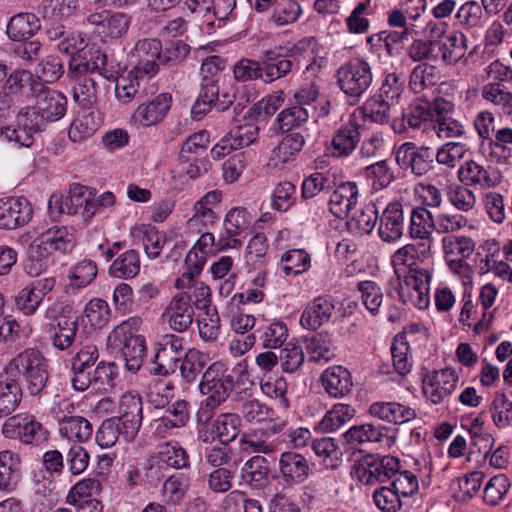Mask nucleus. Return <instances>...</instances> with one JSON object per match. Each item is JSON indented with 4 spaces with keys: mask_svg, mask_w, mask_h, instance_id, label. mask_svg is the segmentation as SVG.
Wrapping results in <instances>:
<instances>
[{
    "mask_svg": "<svg viewBox=\"0 0 512 512\" xmlns=\"http://www.w3.org/2000/svg\"><path fill=\"white\" fill-rule=\"evenodd\" d=\"M13 377H23L31 395H39L49 378L48 361L36 348H26L13 357L4 367Z\"/></svg>",
    "mask_w": 512,
    "mask_h": 512,
    "instance_id": "1",
    "label": "nucleus"
},
{
    "mask_svg": "<svg viewBox=\"0 0 512 512\" xmlns=\"http://www.w3.org/2000/svg\"><path fill=\"white\" fill-rule=\"evenodd\" d=\"M303 53L301 43H295L285 49L279 46L265 50L261 56L262 82L273 83L299 69Z\"/></svg>",
    "mask_w": 512,
    "mask_h": 512,
    "instance_id": "2",
    "label": "nucleus"
},
{
    "mask_svg": "<svg viewBox=\"0 0 512 512\" xmlns=\"http://www.w3.org/2000/svg\"><path fill=\"white\" fill-rule=\"evenodd\" d=\"M336 79L340 90L356 103L371 86L373 73L367 60L354 57L338 68Z\"/></svg>",
    "mask_w": 512,
    "mask_h": 512,
    "instance_id": "3",
    "label": "nucleus"
},
{
    "mask_svg": "<svg viewBox=\"0 0 512 512\" xmlns=\"http://www.w3.org/2000/svg\"><path fill=\"white\" fill-rule=\"evenodd\" d=\"M1 433L6 439L32 447H40L49 439V431L34 415L28 413L8 417L2 424Z\"/></svg>",
    "mask_w": 512,
    "mask_h": 512,
    "instance_id": "4",
    "label": "nucleus"
},
{
    "mask_svg": "<svg viewBox=\"0 0 512 512\" xmlns=\"http://www.w3.org/2000/svg\"><path fill=\"white\" fill-rule=\"evenodd\" d=\"M431 269L414 268L406 272L398 280L396 292L399 300L405 305H411L420 310L426 309L430 304Z\"/></svg>",
    "mask_w": 512,
    "mask_h": 512,
    "instance_id": "5",
    "label": "nucleus"
},
{
    "mask_svg": "<svg viewBox=\"0 0 512 512\" xmlns=\"http://www.w3.org/2000/svg\"><path fill=\"white\" fill-rule=\"evenodd\" d=\"M76 245L75 230L69 226H54L38 235L29 245L28 256L45 260L53 252L68 253Z\"/></svg>",
    "mask_w": 512,
    "mask_h": 512,
    "instance_id": "6",
    "label": "nucleus"
},
{
    "mask_svg": "<svg viewBox=\"0 0 512 512\" xmlns=\"http://www.w3.org/2000/svg\"><path fill=\"white\" fill-rule=\"evenodd\" d=\"M400 469V462L394 456L379 457L368 454L354 463L351 475L364 485H374L390 480Z\"/></svg>",
    "mask_w": 512,
    "mask_h": 512,
    "instance_id": "7",
    "label": "nucleus"
},
{
    "mask_svg": "<svg viewBox=\"0 0 512 512\" xmlns=\"http://www.w3.org/2000/svg\"><path fill=\"white\" fill-rule=\"evenodd\" d=\"M198 386L201 394L207 396L208 405L220 406L233 391L234 379L225 365L217 361L203 372Z\"/></svg>",
    "mask_w": 512,
    "mask_h": 512,
    "instance_id": "8",
    "label": "nucleus"
},
{
    "mask_svg": "<svg viewBox=\"0 0 512 512\" xmlns=\"http://www.w3.org/2000/svg\"><path fill=\"white\" fill-rule=\"evenodd\" d=\"M67 109V98L59 91L43 87L36 94L34 107L27 110L34 114L37 122L45 129L47 123L56 122L64 117Z\"/></svg>",
    "mask_w": 512,
    "mask_h": 512,
    "instance_id": "9",
    "label": "nucleus"
},
{
    "mask_svg": "<svg viewBox=\"0 0 512 512\" xmlns=\"http://www.w3.org/2000/svg\"><path fill=\"white\" fill-rule=\"evenodd\" d=\"M133 71L141 77H153L159 70L161 62V41L155 38L138 40L129 53Z\"/></svg>",
    "mask_w": 512,
    "mask_h": 512,
    "instance_id": "10",
    "label": "nucleus"
},
{
    "mask_svg": "<svg viewBox=\"0 0 512 512\" xmlns=\"http://www.w3.org/2000/svg\"><path fill=\"white\" fill-rule=\"evenodd\" d=\"M430 255L431 245L426 242L409 243L397 249L391 256V264L397 280H400L406 272H410L414 268L431 269L427 263Z\"/></svg>",
    "mask_w": 512,
    "mask_h": 512,
    "instance_id": "11",
    "label": "nucleus"
},
{
    "mask_svg": "<svg viewBox=\"0 0 512 512\" xmlns=\"http://www.w3.org/2000/svg\"><path fill=\"white\" fill-rule=\"evenodd\" d=\"M459 375L447 367L427 373L423 378V394L433 404L444 402L456 389Z\"/></svg>",
    "mask_w": 512,
    "mask_h": 512,
    "instance_id": "12",
    "label": "nucleus"
},
{
    "mask_svg": "<svg viewBox=\"0 0 512 512\" xmlns=\"http://www.w3.org/2000/svg\"><path fill=\"white\" fill-rule=\"evenodd\" d=\"M119 416L116 417L122 423L124 440L131 442L137 436L142 424V400L135 391L124 393L119 400Z\"/></svg>",
    "mask_w": 512,
    "mask_h": 512,
    "instance_id": "13",
    "label": "nucleus"
},
{
    "mask_svg": "<svg viewBox=\"0 0 512 512\" xmlns=\"http://www.w3.org/2000/svg\"><path fill=\"white\" fill-rule=\"evenodd\" d=\"M434 153L429 147L417 148L413 142L401 144L395 155L398 165L410 168L416 176L426 175L434 168Z\"/></svg>",
    "mask_w": 512,
    "mask_h": 512,
    "instance_id": "14",
    "label": "nucleus"
},
{
    "mask_svg": "<svg viewBox=\"0 0 512 512\" xmlns=\"http://www.w3.org/2000/svg\"><path fill=\"white\" fill-rule=\"evenodd\" d=\"M162 319L176 332L187 331L194 319L191 296L181 292L172 297L162 313Z\"/></svg>",
    "mask_w": 512,
    "mask_h": 512,
    "instance_id": "15",
    "label": "nucleus"
},
{
    "mask_svg": "<svg viewBox=\"0 0 512 512\" xmlns=\"http://www.w3.org/2000/svg\"><path fill=\"white\" fill-rule=\"evenodd\" d=\"M43 130L34 114H31L26 109L17 115L14 126H3L0 128V137L9 142L16 143L20 147L30 148L34 143V134Z\"/></svg>",
    "mask_w": 512,
    "mask_h": 512,
    "instance_id": "16",
    "label": "nucleus"
},
{
    "mask_svg": "<svg viewBox=\"0 0 512 512\" xmlns=\"http://www.w3.org/2000/svg\"><path fill=\"white\" fill-rule=\"evenodd\" d=\"M147 475L160 479V469L167 468L181 469L189 465V457L185 449L178 442H166L158 447L157 453L152 456Z\"/></svg>",
    "mask_w": 512,
    "mask_h": 512,
    "instance_id": "17",
    "label": "nucleus"
},
{
    "mask_svg": "<svg viewBox=\"0 0 512 512\" xmlns=\"http://www.w3.org/2000/svg\"><path fill=\"white\" fill-rule=\"evenodd\" d=\"M259 127L253 123H246L231 129L211 150L214 158H222L231 151L242 149L254 143L258 138Z\"/></svg>",
    "mask_w": 512,
    "mask_h": 512,
    "instance_id": "18",
    "label": "nucleus"
},
{
    "mask_svg": "<svg viewBox=\"0 0 512 512\" xmlns=\"http://www.w3.org/2000/svg\"><path fill=\"white\" fill-rule=\"evenodd\" d=\"M30 202L24 197L0 199V228L16 229L27 224L32 218Z\"/></svg>",
    "mask_w": 512,
    "mask_h": 512,
    "instance_id": "19",
    "label": "nucleus"
},
{
    "mask_svg": "<svg viewBox=\"0 0 512 512\" xmlns=\"http://www.w3.org/2000/svg\"><path fill=\"white\" fill-rule=\"evenodd\" d=\"M278 471L283 483L293 486L304 483L310 475V466L304 455L295 451L281 453Z\"/></svg>",
    "mask_w": 512,
    "mask_h": 512,
    "instance_id": "20",
    "label": "nucleus"
},
{
    "mask_svg": "<svg viewBox=\"0 0 512 512\" xmlns=\"http://www.w3.org/2000/svg\"><path fill=\"white\" fill-rule=\"evenodd\" d=\"M335 311L334 300L329 296H317L304 307L300 325L307 330L316 331L329 323Z\"/></svg>",
    "mask_w": 512,
    "mask_h": 512,
    "instance_id": "21",
    "label": "nucleus"
},
{
    "mask_svg": "<svg viewBox=\"0 0 512 512\" xmlns=\"http://www.w3.org/2000/svg\"><path fill=\"white\" fill-rule=\"evenodd\" d=\"M378 235L385 243H395L402 238L404 232L403 205L394 201L389 203L378 216Z\"/></svg>",
    "mask_w": 512,
    "mask_h": 512,
    "instance_id": "22",
    "label": "nucleus"
},
{
    "mask_svg": "<svg viewBox=\"0 0 512 512\" xmlns=\"http://www.w3.org/2000/svg\"><path fill=\"white\" fill-rule=\"evenodd\" d=\"M172 102V96L161 93L147 103L138 106L132 115L133 122L142 127H150L160 123L167 115Z\"/></svg>",
    "mask_w": 512,
    "mask_h": 512,
    "instance_id": "23",
    "label": "nucleus"
},
{
    "mask_svg": "<svg viewBox=\"0 0 512 512\" xmlns=\"http://www.w3.org/2000/svg\"><path fill=\"white\" fill-rule=\"evenodd\" d=\"M361 125L350 120L341 125L333 134L330 150L334 157H348L357 148L361 140Z\"/></svg>",
    "mask_w": 512,
    "mask_h": 512,
    "instance_id": "24",
    "label": "nucleus"
},
{
    "mask_svg": "<svg viewBox=\"0 0 512 512\" xmlns=\"http://www.w3.org/2000/svg\"><path fill=\"white\" fill-rule=\"evenodd\" d=\"M358 200V187L354 182L340 184L330 195L328 206L330 212L338 219L348 217L350 211L356 206Z\"/></svg>",
    "mask_w": 512,
    "mask_h": 512,
    "instance_id": "25",
    "label": "nucleus"
},
{
    "mask_svg": "<svg viewBox=\"0 0 512 512\" xmlns=\"http://www.w3.org/2000/svg\"><path fill=\"white\" fill-rule=\"evenodd\" d=\"M92 194L93 192L88 187L74 184L65 199L66 210L62 208V212L80 214L84 221L92 219L96 214V209L92 204Z\"/></svg>",
    "mask_w": 512,
    "mask_h": 512,
    "instance_id": "26",
    "label": "nucleus"
},
{
    "mask_svg": "<svg viewBox=\"0 0 512 512\" xmlns=\"http://www.w3.org/2000/svg\"><path fill=\"white\" fill-rule=\"evenodd\" d=\"M40 29L41 21L37 15L20 12L9 19L6 35L14 42L26 41L36 35Z\"/></svg>",
    "mask_w": 512,
    "mask_h": 512,
    "instance_id": "27",
    "label": "nucleus"
},
{
    "mask_svg": "<svg viewBox=\"0 0 512 512\" xmlns=\"http://www.w3.org/2000/svg\"><path fill=\"white\" fill-rule=\"evenodd\" d=\"M325 391L334 398L346 396L353 387L351 373L342 366L327 368L321 375Z\"/></svg>",
    "mask_w": 512,
    "mask_h": 512,
    "instance_id": "28",
    "label": "nucleus"
},
{
    "mask_svg": "<svg viewBox=\"0 0 512 512\" xmlns=\"http://www.w3.org/2000/svg\"><path fill=\"white\" fill-rule=\"evenodd\" d=\"M436 218L424 206H418L412 209L409 222V236L412 239L422 240L423 242H432V232L436 231Z\"/></svg>",
    "mask_w": 512,
    "mask_h": 512,
    "instance_id": "29",
    "label": "nucleus"
},
{
    "mask_svg": "<svg viewBox=\"0 0 512 512\" xmlns=\"http://www.w3.org/2000/svg\"><path fill=\"white\" fill-rule=\"evenodd\" d=\"M466 36L461 32H454L443 40H435L437 61L441 59L445 64L458 62L466 52Z\"/></svg>",
    "mask_w": 512,
    "mask_h": 512,
    "instance_id": "30",
    "label": "nucleus"
},
{
    "mask_svg": "<svg viewBox=\"0 0 512 512\" xmlns=\"http://www.w3.org/2000/svg\"><path fill=\"white\" fill-rule=\"evenodd\" d=\"M459 180L468 185L480 188H491L498 184L496 177L492 175L490 167H484L474 160L466 161L458 171Z\"/></svg>",
    "mask_w": 512,
    "mask_h": 512,
    "instance_id": "31",
    "label": "nucleus"
},
{
    "mask_svg": "<svg viewBox=\"0 0 512 512\" xmlns=\"http://www.w3.org/2000/svg\"><path fill=\"white\" fill-rule=\"evenodd\" d=\"M21 459L18 454L3 450L0 452V490L10 492L20 481Z\"/></svg>",
    "mask_w": 512,
    "mask_h": 512,
    "instance_id": "32",
    "label": "nucleus"
},
{
    "mask_svg": "<svg viewBox=\"0 0 512 512\" xmlns=\"http://www.w3.org/2000/svg\"><path fill=\"white\" fill-rule=\"evenodd\" d=\"M78 321L76 317L59 316L51 328V340L55 348L59 350L69 349L77 335Z\"/></svg>",
    "mask_w": 512,
    "mask_h": 512,
    "instance_id": "33",
    "label": "nucleus"
},
{
    "mask_svg": "<svg viewBox=\"0 0 512 512\" xmlns=\"http://www.w3.org/2000/svg\"><path fill=\"white\" fill-rule=\"evenodd\" d=\"M387 429L370 423L353 426L344 433L345 442L352 447L367 443H381L386 438Z\"/></svg>",
    "mask_w": 512,
    "mask_h": 512,
    "instance_id": "34",
    "label": "nucleus"
},
{
    "mask_svg": "<svg viewBox=\"0 0 512 512\" xmlns=\"http://www.w3.org/2000/svg\"><path fill=\"white\" fill-rule=\"evenodd\" d=\"M304 343L310 360L314 362H328L335 356V347L331 336L327 332H321L307 337Z\"/></svg>",
    "mask_w": 512,
    "mask_h": 512,
    "instance_id": "35",
    "label": "nucleus"
},
{
    "mask_svg": "<svg viewBox=\"0 0 512 512\" xmlns=\"http://www.w3.org/2000/svg\"><path fill=\"white\" fill-rule=\"evenodd\" d=\"M59 432L69 439L86 442L93 435V426L82 416H64L59 419Z\"/></svg>",
    "mask_w": 512,
    "mask_h": 512,
    "instance_id": "36",
    "label": "nucleus"
},
{
    "mask_svg": "<svg viewBox=\"0 0 512 512\" xmlns=\"http://www.w3.org/2000/svg\"><path fill=\"white\" fill-rule=\"evenodd\" d=\"M356 410L348 404L337 403L326 412L319 423V429L323 433H330L338 430L355 416Z\"/></svg>",
    "mask_w": 512,
    "mask_h": 512,
    "instance_id": "37",
    "label": "nucleus"
},
{
    "mask_svg": "<svg viewBox=\"0 0 512 512\" xmlns=\"http://www.w3.org/2000/svg\"><path fill=\"white\" fill-rule=\"evenodd\" d=\"M312 450L328 469L335 470L342 462V452L332 438L323 437L313 440Z\"/></svg>",
    "mask_w": 512,
    "mask_h": 512,
    "instance_id": "38",
    "label": "nucleus"
},
{
    "mask_svg": "<svg viewBox=\"0 0 512 512\" xmlns=\"http://www.w3.org/2000/svg\"><path fill=\"white\" fill-rule=\"evenodd\" d=\"M304 144L305 139L301 133H289L273 148L271 159L276 163H287L302 150Z\"/></svg>",
    "mask_w": 512,
    "mask_h": 512,
    "instance_id": "39",
    "label": "nucleus"
},
{
    "mask_svg": "<svg viewBox=\"0 0 512 512\" xmlns=\"http://www.w3.org/2000/svg\"><path fill=\"white\" fill-rule=\"evenodd\" d=\"M444 258L468 259L475 251L476 243L469 236H445L442 238Z\"/></svg>",
    "mask_w": 512,
    "mask_h": 512,
    "instance_id": "40",
    "label": "nucleus"
},
{
    "mask_svg": "<svg viewBox=\"0 0 512 512\" xmlns=\"http://www.w3.org/2000/svg\"><path fill=\"white\" fill-rule=\"evenodd\" d=\"M378 221V212L374 205L356 211L347 221L349 231L356 236L369 235Z\"/></svg>",
    "mask_w": 512,
    "mask_h": 512,
    "instance_id": "41",
    "label": "nucleus"
},
{
    "mask_svg": "<svg viewBox=\"0 0 512 512\" xmlns=\"http://www.w3.org/2000/svg\"><path fill=\"white\" fill-rule=\"evenodd\" d=\"M140 271V259L136 250H128L116 258L109 268V273L116 278L131 279Z\"/></svg>",
    "mask_w": 512,
    "mask_h": 512,
    "instance_id": "42",
    "label": "nucleus"
},
{
    "mask_svg": "<svg viewBox=\"0 0 512 512\" xmlns=\"http://www.w3.org/2000/svg\"><path fill=\"white\" fill-rule=\"evenodd\" d=\"M22 389L16 379L0 382V418L9 416L19 406Z\"/></svg>",
    "mask_w": 512,
    "mask_h": 512,
    "instance_id": "43",
    "label": "nucleus"
},
{
    "mask_svg": "<svg viewBox=\"0 0 512 512\" xmlns=\"http://www.w3.org/2000/svg\"><path fill=\"white\" fill-rule=\"evenodd\" d=\"M78 7V0H42L40 12L50 22H60L72 15Z\"/></svg>",
    "mask_w": 512,
    "mask_h": 512,
    "instance_id": "44",
    "label": "nucleus"
},
{
    "mask_svg": "<svg viewBox=\"0 0 512 512\" xmlns=\"http://www.w3.org/2000/svg\"><path fill=\"white\" fill-rule=\"evenodd\" d=\"M493 424L498 429H506L512 425V400L506 393L496 392L490 405Z\"/></svg>",
    "mask_w": 512,
    "mask_h": 512,
    "instance_id": "45",
    "label": "nucleus"
},
{
    "mask_svg": "<svg viewBox=\"0 0 512 512\" xmlns=\"http://www.w3.org/2000/svg\"><path fill=\"white\" fill-rule=\"evenodd\" d=\"M208 364L207 354L197 350L189 349L181 362L180 373L187 383L194 382Z\"/></svg>",
    "mask_w": 512,
    "mask_h": 512,
    "instance_id": "46",
    "label": "nucleus"
},
{
    "mask_svg": "<svg viewBox=\"0 0 512 512\" xmlns=\"http://www.w3.org/2000/svg\"><path fill=\"white\" fill-rule=\"evenodd\" d=\"M310 112L306 107L300 105H292L283 109L276 118L277 126L283 132L300 128L309 120Z\"/></svg>",
    "mask_w": 512,
    "mask_h": 512,
    "instance_id": "47",
    "label": "nucleus"
},
{
    "mask_svg": "<svg viewBox=\"0 0 512 512\" xmlns=\"http://www.w3.org/2000/svg\"><path fill=\"white\" fill-rule=\"evenodd\" d=\"M214 431L222 444H229L239 434L240 417L235 413H222L213 420Z\"/></svg>",
    "mask_w": 512,
    "mask_h": 512,
    "instance_id": "48",
    "label": "nucleus"
},
{
    "mask_svg": "<svg viewBox=\"0 0 512 512\" xmlns=\"http://www.w3.org/2000/svg\"><path fill=\"white\" fill-rule=\"evenodd\" d=\"M119 347L127 369L137 372L141 368L145 356V338H130L127 342L121 343Z\"/></svg>",
    "mask_w": 512,
    "mask_h": 512,
    "instance_id": "49",
    "label": "nucleus"
},
{
    "mask_svg": "<svg viewBox=\"0 0 512 512\" xmlns=\"http://www.w3.org/2000/svg\"><path fill=\"white\" fill-rule=\"evenodd\" d=\"M83 317L91 327L101 329L109 323L111 309L105 300L93 298L85 305Z\"/></svg>",
    "mask_w": 512,
    "mask_h": 512,
    "instance_id": "50",
    "label": "nucleus"
},
{
    "mask_svg": "<svg viewBox=\"0 0 512 512\" xmlns=\"http://www.w3.org/2000/svg\"><path fill=\"white\" fill-rule=\"evenodd\" d=\"M282 270L286 276H296L311 267L310 255L303 249H292L281 256Z\"/></svg>",
    "mask_w": 512,
    "mask_h": 512,
    "instance_id": "51",
    "label": "nucleus"
},
{
    "mask_svg": "<svg viewBox=\"0 0 512 512\" xmlns=\"http://www.w3.org/2000/svg\"><path fill=\"white\" fill-rule=\"evenodd\" d=\"M483 17L484 12L482 5L475 0H468L462 3L457 8L454 15L456 23L465 29H472L479 26Z\"/></svg>",
    "mask_w": 512,
    "mask_h": 512,
    "instance_id": "52",
    "label": "nucleus"
},
{
    "mask_svg": "<svg viewBox=\"0 0 512 512\" xmlns=\"http://www.w3.org/2000/svg\"><path fill=\"white\" fill-rule=\"evenodd\" d=\"M392 362L395 371L401 375H407L412 368L410 346L404 336L397 335L391 346Z\"/></svg>",
    "mask_w": 512,
    "mask_h": 512,
    "instance_id": "53",
    "label": "nucleus"
},
{
    "mask_svg": "<svg viewBox=\"0 0 512 512\" xmlns=\"http://www.w3.org/2000/svg\"><path fill=\"white\" fill-rule=\"evenodd\" d=\"M99 123L95 120L93 112H84L72 121L68 136L73 142H82L90 138L98 129Z\"/></svg>",
    "mask_w": 512,
    "mask_h": 512,
    "instance_id": "54",
    "label": "nucleus"
},
{
    "mask_svg": "<svg viewBox=\"0 0 512 512\" xmlns=\"http://www.w3.org/2000/svg\"><path fill=\"white\" fill-rule=\"evenodd\" d=\"M439 81L437 68L433 65L422 63L417 65L410 74L409 85L415 93L432 87Z\"/></svg>",
    "mask_w": 512,
    "mask_h": 512,
    "instance_id": "55",
    "label": "nucleus"
},
{
    "mask_svg": "<svg viewBox=\"0 0 512 512\" xmlns=\"http://www.w3.org/2000/svg\"><path fill=\"white\" fill-rule=\"evenodd\" d=\"M371 13V1L365 0L358 3L346 18L345 23L349 33L364 34L370 28L367 16Z\"/></svg>",
    "mask_w": 512,
    "mask_h": 512,
    "instance_id": "56",
    "label": "nucleus"
},
{
    "mask_svg": "<svg viewBox=\"0 0 512 512\" xmlns=\"http://www.w3.org/2000/svg\"><path fill=\"white\" fill-rule=\"evenodd\" d=\"M143 321L141 317L133 316L121 322L110 332L108 340L115 347H119L121 343L127 342L130 338H140L138 334L139 328Z\"/></svg>",
    "mask_w": 512,
    "mask_h": 512,
    "instance_id": "57",
    "label": "nucleus"
},
{
    "mask_svg": "<svg viewBox=\"0 0 512 512\" xmlns=\"http://www.w3.org/2000/svg\"><path fill=\"white\" fill-rule=\"evenodd\" d=\"M198 329L200 337L205 341L216 340L220 330V318L213 306L204 304V312L199 316Z\"/></svg>",
    "mask_w": 512,
    "mask_h": 512,
    "instance_id": "58",
    "label": "nucleus"
},
{
    "mask_svg": "<svg viewBox=\"0 0 512 512\" xmlns=\"http://www.w3.org/2000/svg\"><path fill=\"white\" fill-rule=\"evenodd\" d=\"M264 463L265 459L260 456L249 459L242 469V479L253 487L263 486L268 479V469Z\"/></svg>",
    "mask_w": 512,
    "mask_h": 512,
    "instance_id": "59",
    "label": "nucleus"
},
{
    "mask_svg": "<svg viewBox=\"0 0 512 512\" xmlns=\"http://www.w3.org/2000/svg\"><path fill=\"white\" fill-rule=\"evenodd\" d=\"M124 439V431L122 429V423L117 418H109L102 422L96 432V443L101 448H110L119 438Z\"/></svg>",
    "mask_w": 512,
    "mask_h": 512,
    "instance_id": "60",
    "label": "nucleus"
},
{
    "mask_svg": "<svg viewBox=\"0 0 512 512\" xmlns=\"http://www.w3.org/2000/svg\"><path fill=\"white\" fill-rule=\"evenodd\" d=\"M357 288L363 305L372 315H377L383 302L381 288L376 282L369 280L359 282Z\"/></svg>",
    "mask_w": 512,
    "mask_h": 512,
    "instance_id": "61",
    "label": "nucleus"
},
{
    "mask_svg": "<svg viewBox=\"0 0 512 512\" xmlns=\"http://www.w3.org/2000/svg\"><path fill=\"white\" fill-rule=\"evenodd\" d=\"M366 175L377 190L389 187L396 179L393 168L385 160L367 166Z\"/></svg>",
    "mask_w": 512,
    "mask_h": 512,
    "instance_id": "62",
    "label": "nucleus"
},
{
    "mask_svg": "<svg viewBox=\"0 0 512 512\" xmlns=\"http://www.w3.org/2000/svg\"><path fill=\"white\" fill-rule=\"evenodd\" d=\"M174 395V384L170 380L157 379L149 384L147 398L155 408L165 407Z\"/></svg>",
    "mask_w": 512,
    "mask_h": 512,
    "instance_id": "63",
    "label": "nucleus"
},
{
    "mask_svg": "<svg viewBox=\"0 0 512 512\" xmlns=\"http://www.w3.org/2000/svg\"><path fill=\"white\" fill-rule=\"evenodd\" d=\"M209 144V134L207 131L202 130L189 136L182 144L180 150V159L183 162L193 160L205 152Z\"/></svg>",
    "mask_w": 512,
    "mask_h": 512,
    "instance_id": "64",
    "label": "nucleus"
}]
</instances>
